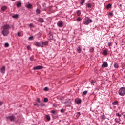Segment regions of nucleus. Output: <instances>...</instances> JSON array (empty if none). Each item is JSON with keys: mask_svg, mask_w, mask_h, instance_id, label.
Segmentation results:
<instances>
[{"mask_svg": "<svg viewBox=\"0 0 125 125\" xmlns=\"http://www.w3.org/2000/svg\"><path fill=\"white\" fill-rule=\"evenodd\" d=\"M9 29H10V26H9V25H5L2 27V34L5 37H6V36H8L9 34Z\"/></svg>", "mask_w": 125, "mask_h": 125, "instance_id": "obj_1", "label": "nucleus"}, {"mask_svg": "<svg viewBox=\"0 0 125 125\" xmlns=\"http://www.w3.org/2000/svg\"><path fill=\"white\" fill-rule=\"evenodd\" d=\"M92 20H90L88 18H86L85 19V20L83 21V24L84 25H88V24H90V23H92Z\"/></svg>", "mask_w": 125, "mask_h": 125, "instance_id": "obj_2", "label": "nucleus"}, {"mask_svg": "<svg viewBox=\"0 0 125 125\" xmlns=\"http://www.w3.org/2000/svg\"><path fill=\"white\" fill-rule=\"evenodd\" d=\"M119 94L121 96H124L125 95V87H121L119 91Z\"/></svg>", "mask_w": 125, "mask_h": 125, "instance_id": "obj_3", "label": "nucleus"}, {"mask_svg": "<svg viewBox=\"0 0 125 125\" xmlns=\"http://www.w3.org/2000/svg\"><path fill=\"white\" fill-rule=\"evenodd\" d=\"M7 119H8V120H10V121H11L12 122H13L16 120V117H15L14 115H12L7 117Z\"/></svg>", "mask_w": 125, "mask_h": 125, "instance_id": "obj_4", "label": "nucleus"}, {"mask_svg": "<svg viewBox=\"0 0 125 125\" xmlns=\"http://www.w3.org/2000/svg\"><path fill=\"white\" fill-rule=\"evenodd\" d=\"M42 69H43V67L42 66H40V65L37 66L33 68V70H34L35 71L37 70H42Z\"/></svg>", "mask_w": 125, "mask_h": 125, "instance_id": "obj_5", "label": "nucleus"}, {"mask_svg": "<svg viewBox=\"0 0 125 125\" xmlns=\"http://www.w3.org/2000/svg\"><path fill=\"white\" fill-rule=\"evenodd\" d=\"M48 44V42L45 41L42 42V44L41 45V47H44V46L47 45Z\"/></svg>", "mask_w": 125, "mask_h": 125, "instance_id": "obj_6", "label": "nucleus"}, {"mask_svg": "<svg viewBox=\"0 0 125 125\" xmlns=\"http://www.w3.org/2000/svg\"><path fill=\"white\" fill-rule=\"evenodd\" d=\"M102 67H104V68L108 67V63H107L106 62H104Z\"/></svg>", "mask_w": 125, "mask_h": 125, "instance_id": "obj_7", "label": "nucleus"}, {"mask_svg": "<svg viewBox=\"0 0 125 125\" xmlns=\"http://www.w3.org/2000/svg\"><path fill=\"white\" fill-rule=\"evenodd\" d=\"M1 73H2V74H4V73H5V67L3 66L1 68Z\"/></svg>", "mask_w": 125, "mask_h": 125, "instance_id": "obj_8", "label": "nucleus"}, {"mask_svg": "<svg viewBox=\"0 0 125 125\" xmlns=\"http://www.w3.org/2000/svg\"><path fill=\"white\" fill-rule=\"evenodd\" d=\"M75 102L77 103V104H80V103L82 102V101L80 99H76L75 100Z\"/></svg>", "mask_w": 125, "mask_h": 125, "instance_id": "obj_9", "label": "nucleus"}, {"mask_svg": "<svg viewBox=\"0 0 125 125\" xmlns=\"http://www.w3.org/2000/svg\"><path fill=\"white\" fill-rule=\"evenodd\" d=\"M58 26L59 27H62V26H63V22H61V21H60L58 23Z\"/></svg>", "mask_w": 125, "mask_h": 125, "instance_id": "obj_10", "label": "nucleus"}, {"mask_svg": "<svg viewBox=\"0 0 125 125\" xmlns=\"http://www.w3.org/2000/svg\"><path fill=\"white\" fill-rule=\"evenodd\" d=\"M38 21L39 22H40V23H43V22H44V20H43V19L42 18H39Z\"/></svg>", "mask_w": 125, "mask_h": 125, "instance_id": "obj_11", "label": "nucleus"}, {"mask_svg": "<svg viewBox=\"0 0 125 125\" xmlns=\"http://www.w3.org/2000/svg\"><path fill=\"white\" fill-rule=\"evenodd\" d=\"M35 45L36 46H38V47H41V45H42V44H40L39 42H35Z\"/></svg>", "mask_w": 125, "mask_h": 125, "instance_id": "obj_12", "label": "nucleus"}, {"mask_svg": "<svg viewBox=\"0 0 125 125\" xmlns=\"http://www.w3.org/2000/svg\"><path fill=\"white\" fill-rule=\"evenodd\" d=\"M115 121L116 123H120V122H121V119H120V118H115Z\"/></svg>", "mask_w": 125, "mask_h": 125, "instance_id": "obj_13", "label": "nucleus"}, {"mask_svg": "<svg viewBox=\"0 0 125 125\" xmlns=\"http://www.w3.org/2000/svg\"><path fill=\"white\" fill-rule=\"evenodd\" d=\"M32 6H33V5L31 4H28L26 5L27 8H32Z\"/></svg>", "mask_w": 125, "mask_h": 125, "instance_id": "obj_14", "label": "nucleus"}, {"mask_svg": "<svg viewBox=\"0 0 125 125\" xmlns=\"http://www.w3.org/2000/svg\"><path fill=\"white\" fill-rule=\"evenodd\" d=\"M114 68H116V69H118L119 68V65H118L117 63H115L114 64Z\"/></svg>", "mask_w": 125, "mask_h": 125, "instance_id": "obj_15", "label": "nucleus"}, {"mask_svg": "<svg viewBox=\"0 0 125 125\" xmlns=\"http://www.w3.org/2000/svg\"><path fill=\"white\" fill-rule=\"evenodd\" d=\"M45 118H46L47 121H50V116H49V115H46Z\"/></svg>", "mask_w": 125, "mask_h": 125, "instance_id": "obj_16", "label": "nucleus"}, {"mask_svg": "<svg viewBox=\"0 0 125 125\" xmlns=\"http://www.w3.org/2000/svg\"><path fill=\"white\" fill-rule=\"evenodd\" d=\"M6 6H4L1 8V10H2V11H5V10H6Z\"/></svg>", "mask_w": 125, "mask_h": 125, "instance_id": "obj_17", "label": "nucleus"}, {"mask_svg": "<svg viewBox=\"0 0 125 125\" xmlns=\"http://www.w3.org/2000/svg\"><path fill=\"white\" fill-rule=\"evenodd\" d=\"M75 116H76V118H79V117L81 116V113H80V112H77L75 114Z\"/></svg>", "mask_w": 125, "mask_h": 125, "instance_id": "obj_18", "label": "nucleus"}, {"mask_svg": "<svg viewBox=\"0 0 125 125\" xmlns=\"http://www.w3.org/2000/svg\"><path fill=\"white\" fill-rule=\"evenodd\" d=\"M117 104H118V101H115L112 103V105H113V106H115V105H117Z\"/></svg>", "mask_w": 125, "mask_h": 125, "instance_id": "obj_19", "label": "nucleus"}, {"mask_svg": "<svg viewBox=\"0 0 125 125\" xmlns=\"http://www.w3.org/2000/svg\"><path fill=\"white\" fill-rule=\"evenodd\" d=\"M112 7V5L111 4H108V5L106 6L107 9H109V8H111Z\"/></svg>", "mask_w": 125, "mask_h": 125, "instance_id": "obj_20", "label": "nucleus"}, {"mask_svg": "<svg viewBox=\"0 0 125 125\" xmlns=\"http://www.w3.org/2000/svg\"><path fill=\"white\" fill-rule=\"evenodd\" d=\"M103 54L104 55H107V52L106 50H104L103 52Z\"/></svg>", "mask_w": 125, "mask_h": 125, "instance_id": "obj_21", "label": "nucleus"}, {"mask_svg": "<svg viewBox=\"0 0 125 125\" xmlns=\"http://www.w3.org/2000/svg\"><path fill=\"white\" fill-rule=\"evenodd\" d=\"M77 14L78 16H81V11L78 10L77 12Z\"/></svg>", "mask_w": 125, "mask_h": 125, "instance_id": "obj_22", "label": "nucleus"}, {"mask_svg": "<svg viewBox=\"0 0 125 125\" xmlns=\"http://www.w3.org/2000/svg\"><path fill=\"white\" fill-rule=\"evenodd\" d=\"M19 15L16 14V15H14L12 17L13 18H18Z\"/></svg>", "mask_w": 125, "mask_h": 125, "instance_id": "obj_23", "label": "nucleus"}, {"mask_svg": "<svg viewBox=\"0 0 125 125\" xmlns=\"http://www.w3.org/2000/svg\"><path fill=\"white\" fill-rule=\"evenodd\" d=\"M86 6H87L89 8H90V7H91L92 5H91V4L88 3V4H86Z\"/></svg>", "mask_w": 125, "mask_h": 125, "instance_id": "obj_24", "label": "nucleus"}, {"mask_svg": "<svg viewBox=\"0 0 125 125\" xmlns=\"http://www.w3.org/2000/svg\"><path fill=\"white\" fill-rule=\"evenodd\" d=\"M101 118L102 120H105L106 119V116L105 115H102Z\"/></svg>", "mask_w": 125, "mask_h": 125, "instance_id": "obj_25", "label": "nucleus"}, {"mask_svg": "<svg viewBox=\"0 0 125 125\" xmlns=\"http://www.w3.org/2000/svg\"><path fill=\"white\" fill-rule=\"evenodd\" d=\"M36 12H37V14H40V13H41V11L40 10V9H37L36 10Z\"/></svg>", "mask_w": 125, "mask_h": 125, "instance_id": "obj_26", "label": "nucleus"}, {"mask_svg": "<svg viewBox=\"0 0 125 125\" xmlns=\"http://www.w3.org/2000/svg\"><path fill=\"white\" fill-rule=\"evenodd\" d=\"M17 7H20V6H21V2H19L17 4Z\"/></svg>", "mask_w": 125, "mask_h": 125, "instance_id": "obj_27", "label": "nucleus"}, {"mask_svg": "<svg viewBox=\"0 0 125 125\" xmlns=\"http://www.w3.org/2000/svg\"><path fill=\"white\" fill-rule=\"evenodd\" d=\"M40 106H41V107H44V106H45V104L44 103H42L40 104Z\"/></svg>", "mask_w": 125, "mask_h": 125, "instance_id": "obj_28", "label": "nucleus"}, {"mask_svg": "<svg viewBox=\"0 0 125 125\" xmlns=\"http://www.w3.org/2000/svg\"><path fill=\"white\" fill-rule=\"evenodd\" d=\"M85 1V0H82V2L80 3V4H81V5H83V3H84Z\"/></svg>", "mask_w": 125, "mask_h": 125, "instance_id": "obj_29", "label": "nucleus"}, {"mask_svg": "<svg viewBox=\"0 0 125 125\" xmlns=\"http://www.w3.org/2000/svg\"><path fill=\"white\" fill-rule=\"evenodd\" d=\"M82 51V49H80V48H79L77 49V52H78V53H81V52Z\"/></svg>", "mask_w": 125, "mask_h": 125, "instance_id": "obj_30", "label": "nucleus"}, {"mask_svg": "<svg viewBox=\"0 0 125 125\" xmlns=\"http://www.w3.org/2000/svg\"><path fill=\"white\" fill-rule=\"evenodd\" d=\"M87 94V91H84L83 92V95H86Z\"/></svg>", "mask_w": 125, "mask_h": 125, "instance_id": "obj_31", "label": "nucleus"}, {"mask_svg": "<svg viewBox=\"0 0 125 125\" xmlns=\"http://www.w3.org/2000/svg\"><path fill=\"white\" fill-rule=\"evenodd\" d=\"M44 102L46 103L48 102V99H47V98H45L44 99Z\"/></svg>", "mask_w": 125, "mask_h": 125, "instance_id": "obj_32", "label": "nucleus"}, {"mask_svg": "<svg viewBox=\"0 0 125 125\" xmlns=\"http://www.w3.org/2000/svg\"><path fill=\"white\" fill-rule=\"evenodd\" d=\"M5 47H8L9 46V44H8V43H5Z\"/></svg>", "mask_w": 125, "mask_h": 125, "instance_id": "obj_33", "label": "nucleus"}, {"mask_svg": "<svg viewBox=\"0 0 125 125\" xmlns=\"http://www.w3.org/2000/svg\"><path fill=\"white\" fill-rule=\"evenodd\" d=\"M77 21H78V22H80V21H82V19L81 18V17H79L77 18Z\"/></svg>", "mask_w": 125, "mask_h": 125, "instance_id": "obj_34", "label": "nucleus"}, {"mask_svg": "<svg viewBox=\"0 0 125 125\" xmlns=\"http://www.w3.org/2000/svg\"><path fill=\"white\" fill-rule=\"evenodd\" d=\"M29 27H30V28H34V25L31 23L29 24Z\"/></svg>", "mask_w": 125, "mask_h": 125, "instance_id": "obj_35", "label": "nucleus"}, {"mask_svg": "<svg viewBox=\"0 0 125 125\" xmlns=\"http://www.w3.org/2000/svg\"><path fill=\"white\" fill-rule=\"evenodd\" d=\"M44 90H45V91H47L48 90V88L47 87H45Z\"/></svg>", "mask_w": 125, "mask_h": 125, "instance_id": "obj_36", "label": "nucleus"}, {"mask_svg": "<svg viewBox=\"0 0 125 125\" xmlns=\"http://www.w3.org/2000/svg\"><path fill=\"white\" fill-rule=\"evenodd\" d=\"M36 101H38L39 103H41V101L40 100V98H37L36 99Z\"/></svg>", "mask_w": 125, "mask_h": 125, "instance_id": "obj_37", "label": "nucleus"}, {"mask_svg": "<svg viewBox=\"0 0 125 125\" xmlns=\"http://www.w3.org/2000/svg\"><path fill=\"white\" fill-rule=\"evenodd\" d=\"M109 15L110 16H113V15H114V14H113V12H111L109 13Z\"/></svg>", "mask_w": 125, "mask_h": 125, "instance_id": "obj_38", "label": "nucleus"}, {"mask_svg": "<svg viewBox=\"0 0 125 125\" xmlns=\"http://www.w3.org/2000/svg\"><path fill=\"white\" fill-rule=\"evenodd\" d=\"M27 48L28 50H30V49H31V46H30V45H28Z\"/></svg>", "mask_w": 125, "mask_h": 125, "instance_id": "obj_39", "label": "nucleus"}, {"mask_svg": "<svg viewBox=\"0 0 125 125\" xmlns=\"http://www.w3.org/2000/svg\"><path fill=\"white\" fill-rule=\"evenodd\" d=\"M108 46H112V42L108 43Z\"/></svg>", "mask_w": 125, "mask_h": 125, "instance_id": "obj_40", "label": "nucleus"}, {"mask_svg": "<svg viewBox=\"0 0 125 125\" xmlns=\"http://www.w3.org/2000/svg\"><path fill=\"white\" fill-rule=\"evenodd\" d=\"M116 116H118V117H121L122 116L121 115V114H119V113H116Z\"/></svg>", "mask_w": 125, "mask_h": 125, "instance_id": "obj_41", "label": "nucleus"}, {"mask_svg": "<svg viewBox=\"0 0 125 125\" xmlns=\"http://www.w3.org/2000/svg\"><path fill=\"white\" fill-rule=\"evenodd\" d=\"M18 36L19 37H21V35L20 34V32H18Z\"/></svg>", "mask_w": 125, "mask_h": 125, "instance_id": "obj_42", "label": "nucleus"}, {"mask_svg": "<svg viewBox=\"0 0 125 125\" xmlns=\"http://www.w3.org/2000/svg\"><path fill=\"white\" fill-rule=\"evenodd\" d=\"M61 113H64L65 112V111L64 110V109H61Z\"/></svg>", "mask_w": 125, "mask_h": 125, "instance_id": "obj_43", "label": "nucleus"}, {"mask_svg": "<svg viewBox=\"0 0 125 125\" xmlns=\"http://www.w3.org/2000/svg\"><path fill=\"white\" fill-rule=\"evenodd\" d=\"M33 36H31V37H29V40H32V39H33Z\"/></svg>", "mask_w": 125, "mask_h": 125, "instance_id": "obj_44", "label": "nucleus"}, {"mask_svg": "<svg viewBox=\"0 0 125 125\" xmlns=\"http://www.w3.org/2000/svg\"><path fill=\"white\" fill-rule=\"evenodd\" d=\"M51 113H52V114H55L56 112H55V111H54V110H52V111H51Z\"/></svg>", "mask_w": 125, "mask_h": 125, "instance_id": "obj_45", "label": "nucleus"}, {"mask_svg": "<svg viewBox=\"0 0 125 125\" xmlns=\"http://www.w3.org/2000/svg\"><path fill=\"white\" fill-rule=\"evenodd\" d=\"M34 58H33V57H30V60H31V61H33Z\"/></svg>", "mask_w": 125, "mask_h": 125, "instance_id": "obj_46", "label": "nucleus"}, {"mask_svg": "<svg viewBox=\"0 0 125 125\" xmlns=\"http://www.w3.org/2000/svg\"><path fill=\"white\" fill-rule=\"evenodd\" d=\"M91 84H93V83H94V81H92V82H91Z\"/></svg>", "mask_w": 125, "mask_h": 125, "instance_id": "obj_47", "label": "nucleus"}, {"mask_svg": "<svg viewBox=\"0 0 125 125\" xmlns=\"http://www.w3.org/2000/svg\"><path fill=\"white\" fill-rule=\"evenodd\" d=\"M34 106H38V104H34Z\"/></svg>", "mask_w": 125, "mask_h": 125, "instance_id": "obj_48", "label": "nucleus"}, {"mask_svg": "<svg viewBox=\"0 0 125 125\" xmlns=\"http://www.w3.org/2000/svg\"><path fill=\"white\" fill-rule=\"evenodd\" d=\"M12 1H15V0H12Z\"/></svg>", "mask_w": 125, "mask_h": 125, "instance_id": "obj_49", "label": "nucleus"}, {"mask_svg": "<svg viewBox=\"0 0 125 125\" xmlns=\"http://www.w3.org/2000/svg\"><path fill=\"white\" fill-rule=\"evenodd\" d=\"M124 117L125 118V115H124Z\"/></svg>", "mask_w": 125, "mask_h": 125, "instance_id": "obj_50", "label": "nucleus"}, {"mask_svg": "<svg viewBox=\"0 0 125 125\" xmlns=\"http://www.w3.org/2000/svg\"><path fill=\"white\" fill-rule=\"evenodd\" d=\"M1 105V103H0Z\"/></svg>", "mask_w": 125, "mask_h": 125, "instance_id": "obj_51", "label": "nucleus"}]
</instances>
